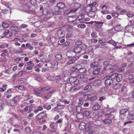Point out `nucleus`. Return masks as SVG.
I'll list each match as a JSON object with an SVG mask.
<instances>
[{"label":"nucleus","instance_id":"obj_1","mask_svg":"<svg viewBox=\"0 0 134 134\" xmlns=\"http://www.w3.org/2000/svg\"><path fill=\"white\" fill-rule=\"evenodd\" d=\"M83 109L81 107L79 106L76 107V111L78 113L77 115V118L79 119H82V118H79V117L80 115H83Z\"/></svg>","mask_w":134,"mask_h":134},{"label":"nucleus","instance_id":"obj_2","mask_svg":"<svg viewBox=\"0 0 134 134\" xmlns=\"http://www.w3.org/2000/svg\"><path fill=\"white\" fill-rule=\"evenodd\" d=\"M101 69L100 66H97L93 68V70L92 72V74L94 76H97L98 75Z\"/></svg>","mask_w":134,"mask_h":134},{"label":"nucleus","instance_id":"obj_3","mask_svg":"<svg viewBox=\"0 0 134 134\" xmlns=\"http://www.w3.org/2000/svg\"><path fill=\"white\" fill-rule=\"evenodd\" d=\"M91 11L89 12L88 15L90 17L92 18L95 16V12L97 11V9L95 7H93L91 8Z\"/></svg>","mask_w":134,"mask_h":134},{"label":"nucleus","instance_id":"obj_4","mask_svg":"<svg viewBox=\"0 0 134 134\" xmlns=\"http://www.w3.org/2000/svg\"><path fill=\"white\" fill-rule=\"evenodd\" d=\"M109 77L107 76L106 77V80L105 81V83L107 86H109L112 85L113 83V80L111 78L109 79Z\"/></svg>","mask_w":134,"mask_h":134},{"label":"nucleus","instance_id":"obj_5","mask_svg":"<svg viewBox=\"0 0 134 134\" xmlns=\"http://www.w3.org/2000/svg\"><path fill=\"white\" fill-rule=\"evenodd\" d=\"M69 81L70 83H74V85H77L79 82V80L77 79L75 76L70 77L69 79Z\"/></svg>","mask_w":134,"mask_h":134},{"label":"nucleus","instance_id":"obj_6","mask_svg":"<svg viewBox=\"0 0 134 134\" xmlns=\"http://www.w3.org/2000/svg\"><path fill=\"white\" fill-rule=\"evenodd\" d=\"M79 57L78 56L74 58L69 59L68 61L67 64L68 65L74 63L79 58Z\"/></svg>","mask_w":134,"mask_h":134},{"label":"nucleus","instance_id":"obj_7","mask_svg":"<svg viewBox=\"0 0 134 134\" xmlns=\"http://www.w3.org/2000/svg\"><path fill=\"white\" fill-rule=\"evenodd\" d=\"M128 111L127 109H124L121 110L120 111V115L119 117L120 118L123 119L125 117L124 115Z\"/></svg>","mask_w":134,"mask_h":134},{"label":"nucleus","instance_id":"obj_8","mask_svg":"<svg viewBox=\"0 0 134 134\" xmlns=\"http://www.w3.org/2000/svg\"><path fill=\"white\" fill-rule=\"evenodd\" d=\"M62 10L57 7H55L54 8V12L55 15H57L61 14H62Z\"/></svg>","mask_w":134,"mask_h":134},{"label":"nucleus","instance_id":"obj_9","mask_svg":"<svg viewBox=\"0 0 134 134\" xmlns=\"http://www.w3.org/2000/svg\"><path fill=\"white\" fill-rule=\"evenodd\" d=\"M47 115V114L45 112H42L39 113L36 116L37 118L38 119H42L44 118Z\"/></svg>","mask_w":134,"mask_h":134},{"label":"nucleus","instance_id":"obj_10","mask_svg":"<svg viewBox=\"0 0 134 134\" xmlns=\"http://www.w3.org/2000/svg\"><path fill=\"white\" fill-rule=\"evenodd\" d=\"M72 88V85L68 83L65 84V90L66 91L69 92L71 91Z\"/></svg>","mask_w":134,"mask_h":134},{"label":"nucleus","instance_id":"obj_11","mask_svg":"<svg viewBox=\"0 0 134 134\" xmlns=\"http://www.w3.org/2000/svg\"><path fill=\"white\" fill-rule=\"evenodd\" d=\"M115 113L114 112H111L109 114H107L105 115V116L107 119H113L115 118Z\"/></svg>","mask_w":134,"mask_h":134},{"label":"nucleus","instance_id":"obj_12","mask_svg":"<svg viewBox=\"0 0 134 134\" xmlns=\"http://www.w3.org/2000/svg\"><path fill=\"white\" fill-rule=\"evenodd\" d=\"M112 68V66L111 64H109L105 66L103 71V72H106L111 70Z\"/></svg>","mask_w":134,"mask_h":134},{"label":"nucleus","instance_id":"obj_13","mask_svg":"<svg viewBox=\"0 0 134 134\" xmlns=\"http://www.w3.org/2000/svg\"><path fill=\"white\" fill-rule=\"evenodd\" d=\"M41 92L38 88H36V89H34L33 90V92L35 95L38 96L42 97V94L41 93Z\"/></svg>","mask_w":134,"mask_h":134},{"label":"nucleus","instance_id":"obj_14","mask_svg":"<svg viewBox=\"0 0 134 134\" xmlns=\"http://www.w3.org/2000/svg\"><path fill=\"white\" fill-rule=\"evenodd\" d=\"M57 35L60 38L63 37L65 35V32L62 30H59L57 32Z\"/></svg>","mask_w":134,"mask_h":134},{"label":"nucleus","instance_id":"obj_15","mask_svg":"<svg viewBox=\"0 0 134 134\" xmlns=\"http://www.w3.org/2000/svg\"><path fill=\"white\" fill-rule=\"evenodd\" d=\"M66 55L69 58H74L76 55V53L73 51L68 52Z\"/></svg>","mask_w":134,"mask_h":134},{"label":"nucleus","instance_id":"obj_16","mask_svg":"<svg viewBox=\"0 0 134 134\" xmlns=\"http://www.w3.org/2000/svg\"><path fill=\"white\" fill-rule=\"evenodd\" d=\"M93 85L95 86H99L101 84V81L100 80H96L92 82Z\"/></svg>","mask_w":134,"mask_h":134},{"label":"nucleus","instance_id":"obj_17","mask_svg":"<svg viewBox=\"0 0 134 134\" xmlns=\"http://www.w3.org/2000/svg\"><path fill=\"white\" fill-rule=\"evenodd\" d=\"M57 7L62 10L65 7V4L62 2H59L57 4Z\"/></svg>","mask_w":134,"mask_h":134},{"label":"nucleus","instance_id":"obj_18","mask_svg":"<svg viewBox=\"0 0 134 134\" xmlns=\"http://www.w3.org/2000/svg\"><path fill=\"white\" fill-rule=\"evenodd\" d=\"M86 126V124L84 122H81L79 125V128L81 130H83L85 129Z\"/></svg>","mask_w":134,"mask_h":134},{"label":"nucleus","instance_id":"obj_19","mask_svg":"<svg viewBox=\"0 0 134 134\" xmlns=\"http://www.w3.org/2000/svg\"><path fill=\"white\" fill-rule=\"evenodd\" d=\"M100 107V105L97 103L94 104L93 107L92 109L93 110L96 111L99 109Z\"/></svg>","mask_w":134,"mask_h":134},{"label":"nucleus","instance_id":"obj_20","mask_svg":"<svg viewBox=\"0 0 134 134\" xmlns=\"http://www.w3.org/2000/svg\"><path fill=\"white\" fill-rule=\"evenodd\" d=\"M122 79V75L121 74H117V75L116 80V81L118 82L121 81Z\"/></svg>","mask_w":134,"mask_h":134},{"label":"nucleus","instance_id":"obj_21","mask_svg":"<svg viewBox=\"0 0 134 134\" xmlns=\"http://www.w3.org/2000/svg\"><path fill=\"white\" fill-rule=\"evenodd\" d=\"M102 122L104 124H110L111 123L112 121L111 119L107 118V119L103 120Z\"/></svg>","mask_w":134,"mask_h":134},{"label":"nucleus","instance_id":"obj_22","mask_svg":"<svg viewBox=\"0 0 134 134\" xmlns=\"http://www.w3.org/2000/svg\"><path fill=\"white\" fill-rule=\"evenodd\" d=\"M74 51L76 53H79L81 51V48L80 47L77 46L74 48Z\"/></svg>","mask_w":134,"mask_h":134},{"label":"nucleus","instance_id":"obj_23","mask_svg":"<svg viewBox=\"0 0 134 134\" xmlns=\"http://www.w3.org/2000/svg\"><path fill=\"white\" fill-rule=\"evenodd\" d=\"M123 27L121 26V24L115 26L114 27L115 30L118 31H120L122 30Z\"/></svg>","mask_w":134,"mask_h":134},{"label":"nucleus","instance_id":"obj_24","mask_svg":"<svg viewBox=\"0 0 134 134\" xmlns=\"http://www.w3.org/2000/svg\"><path fill=\"white\" fill-rule=\"evenodd\" d=\"M121 85L119 83L115 84L113 86V88L115 90L119 89L121 87Z\"/></svg>","mask_w":134,"mask_h":134},{"label":"nucleus","instance_id":"obj_25","mask_svg":"<svg viewBox=\"0 0 134 134\" xmlns=\"http://www.w3.org/2000/svg\"><path fill=\"white\" fill-rule=\"evenodd\" d=\"M55 15L54 11L51 10H48L47 16H52Z\"/></svg>","mask_w":134,"mask_h":134},{"label":"nucleus","instance_id":"obj_26","mask_svg":"<svg viewBox=\"0 0 134 134\" xmlns=\"http://www.w3.org/2000/svg\"><path fill=\"white\" fill-rule=\"evenodd\" d=\"M64 107V106H62L59 107H55L52 110V111H56L57 110H60L63 109Z\"/></svg>","mask_w":134,"mask_h":134},{"label":"nucleus","instance_id":"obj_27","mask_svg":"<svg viewBox=\"0 0 134 134\" xmlns=\"http://www.w3.org/2000/svg\"><path fill=\"white\" fill-rule=\"evenodd\" d=\"M52 94L48 93L47 94L44 96L42 97V98L45 100H47L49 99L52 96Z\"/></svg>","mask_w":134,"mask_h":134},{"label":"nucleus","instance_id":"obj_28","mask_svg":"<svg viewBox=\"0 0 134 134\" xmlns=\"http://www.w3.org/2000/svg\"><path fill=\"white\" fill-rule=\"evenodd\" d=\"M50 126L52 129H56L57 128V125L54 123H52L50 124Z\"/></svg>","mask_w":134,"mask_h":134},{"label":"nucleus","instance_id":"obj_29","mask_svg":"<svg viewBox=\"0 0 134 134\" xmlns=\"http://www.w3.org/2000/svg\"><path fill=\"white\" fill-rule=\"evenodd\" d=\"M34 64L32 62L30 61L26 63L25 64L24 67L27 66H34Z\"/></svg>","mask_w":134,"mask_h":134},{"label":"nucleus","instance_id":"obj_30","mask_svg":"<svg viewBox=\"0 0 134 134\" xmlns=\"http://www.w3.org/2000/svg\"><path fill=\"white\" fill-rule=\"evenodd\" d=\"M130 76L132 77V75L131 74L129 75L128 78L130 82L132 83H133V85L134 84V77L130 78Z\"/></svg>","mask_w":134,"mask_h":134},{"label":"nucleus","instance_id":"obj_31","mask_svg":"<svg viewBox=\"0 0 134 134\" xmlns=\"http://www.w3.org/2000/svg\"><path fill=\"white\" fill-rule=\"evenodd\" d=\"M117 73H114L112 74L110 76H109V78H111V79L113 80V81L115 80V79H116V77L117 75Z\"/></svg>","mask_w":134,"mask_h":134},{"label":"nucleus","instance_id":"obj_32","mask_svg":"<svg viewBox=\"0 0 134 134\" xmlns=\"http://www.w3.org/2000/svg\"><path fill=\"white\" fill-rule=\"evenodd\" d=\"M62 57L61 55L58 54L56 55L55 57V59L56 60H58L61 59Z\"/></svg>","mask_w":134,"mask_h":134},{"label":"nucleus","instance_id":"obj_33","mask_svg":"<svg viewBox=\"0 0 134 134\" xmlns=\"http://www.w3.org/2000/svg\"><path fill=\"white\" fill-rule=\"evenodd\" d=\"M74 17L73 16H70L68 18V21L69 22H73L75 20V19H74Z\"/></svg>","mask_w":134,"mask_h":134},{"label":"nucleus","instance_id":"obj_34","mask_svg":"<svg viewBox=\"0 0 134 134\" xmlns=\"http://www.w3.org/2000/svg\"><path fill=\"white\" fill-rule=\"evenodd\" d=\"M107 91V88L105 87L102 88L100 91V92L102 94L105 93Z\"/></svg>","mask_w":134,"mask_h":134},{"label":"nucleus","instance_id":"obj_35","mask_svg":"<svg viewBox=\"0 0 134 134\" xmlns=\"http://www.w3.org/2000/svg\"><path fill=\"white\" fill-rule=\"evenodd\" d=\"M82 41L80 40H77L75 42V44L78 46L82 45Z\"/></svg>","mask_w":134,"mask_h":134},{"label":"nucleus","instance_id":"obj_36","mask_svg":"<svg viewBox=\"0 0 134 134\" xmlns=\"http://www.w3.org/2000/svg\"><path fill=\"white\" fill-rule=\"evenodd\" d=\"M70 44V42L68 41H66L64 43L62 44L61 46L63 47H66L67 46Z\"/></svg>","mask_w":134,"mask_h":134},{"label":"nucleus","instance_id":"obj_37","mask_svg":"<svg viewBox=\"0 0 134 134\" xmlns=\"http://www.w3.org/2000/svg\"><path fill=\"white\" fill-rule=\"evenodd\" d=\"M2 26L4 28H7L8 27L9 25V24L4 22H2Z\"/></svg>","mask_w":134,"mask_h":134},{"label":"nucleus","instance_id":"obj_38","mask_svg":"<svg viewBox=\"0 0 134 134\" xmlns=\"http://www.w3.org/2000/svg\"><path fill=\"white\" fill-rule=\"evenodd\" d=\"M90 67L91 68H94L95 67H97V66H100L99 65H98L96 64V62H94L92 63L90 65Z\"/></svg>","mask_w":134,"mask_h":134},{"label":"nucleus","instance_id":"obj_39","mask_svg":"<svg viewBox=\"0 0 134 134\" xmlns=\"http://www.w3.org/2000/svg\"><path fill=\"white\" fill-rule=\"evenodd\" d=\"M134 117V115L128 113L127 118L128 120H132V119Z\"/></svg>","mask_w":134,"mask_h":134},{"label":"nucleus","instance_id":"obj_40","mask_svg":"<svg viewBox=\"0 0 134 134\" xmlns=\"http://www.w3.org/2000/svg\"><path fill=\"white\" fill-rule=\"evenodd\" d=\"M80 89V87L79 86L76 87L74 88H72V89L71 91L72 92L77 91L79 90Z\"/></svg>","mask_w":134,"mask_h":134},{"label":"nucleus","instance_id":"obj_41","mask_svg":"<svg viewBox=\"0 0 134 134\" xmlns=\"http://www.w3.org/2000/svg\"><path fill=\"white\" fill-rule=\"evenodd\" d=\"M81 5L80 4L78 3H75L74 5V8L76 9V11H77L78 8L81 7Z\"/></svg>","mask_w":134,"mask_h":134},{"label":"nucleus","instance_id":"obj_42","mask_svg":"<svg viewBox=\"0 0 134 134\" xmlns=\"http://www.w3.org/2000/svg\"><path fill=\"white\" fill-rule=\"evenodd\" d=\"M86 68L81 67L79 71L80 73H83L86 72Z\"/></svg>","mask_w":134,"mask_h":134},{"label":"nucleus","instance_id":"obj_43","mask_svg":"<svg viewBox=\"0 0 134 134\" xmlns=\"http://www.w3.org/2000/svg\"><path fill=\"white\" fill-rule=\"evenodd\" d=\"M97 99V97L96 96H92L90 97L89 98V99H90L91 101H94Z\"/></svg>","mask_w":134,"mask_h":134},{"label":"nucleus","instance_id":"obj_44","mask_svg":"<svg viewBox=\"0 0 134 134\" xmlns=\"http://www.w3.org/2000/svg\"><path fill=\"white\" fill-rule=\"evenodd\" d=\"M98 48H107V45L106 44H103V45H99L98 46Z\"/></svg>","mask_w":134,"mask_h":134},{"label":"nucleus","instance_id":"obj_45","mask_svg":"<svg viewBox=\"0 0 134 134\" xmlns=\"http://www.w3.org/2000/svg\"><path fill=\"white\" fill-rule=\"evenodd\" d=\"M83 113L84 116H90V112L88 111H83Z\"/></svg>","mask_w":134,"mask_h":134},{"label":"nucleus","instance_id":"obj_46","mask_svg":"<svg viewBox=\"0 0 134 134\" xmlns=\"http://www.w3.org/2000/svg\"><path fill=\"white\" fill-rule=\"evenodd\" d=\"M91 35L92 36V37L94 38H95L98 37V36L97 35V34L95 32H92L91 34Z\"/></svg>","mask_w":134,"mask_h":134},{"label":"nucleus","instance_id":"obj_47","mask_svg":"<svg viewBox=\"0 0 134 134\" xmlns=\"http://www.w3.org/2000/svg\"><path fill=\"white\" fill-rule=\"evenodd\" d=\"M77 27L79 28H84L86 27V25L84 24H80L77 25Z\"/></svg>","mask_w":134,"mask_h":134},{"label":"nucleus","instance_id":"obj_48","mask_svg":"<svg viewBox=\"0 0 134 134\" xmlns=\"http://www.w3.org/2000/svg\"><path fill=\"white\" fill-rule=\"evenodd\" d=\"M41 119H38L36 121V123L37 124H40L42 123V122L44 121H45L46 120H41Z\"/></svg>","mask_w":134,"mask_h":134},{"label":"nucleus","instance_id":"obj_49","mask_svg":"<svg viewBox=\"0 0 134 134\" xmlns=\"http://www.w3.org/2000/svg\"><path fill=\"white\" fill-rule=\"evenodd\" d=\"M85 75L83 74H79L78 75V77L81 79H84L85 77Z\"/></svg>","mask_w":134,"mask_h":134},{"label":"nucleus","instance_id":"obj_50","mask_svg":"<svg viewBox=\"0 0 134 134\" xmlns=\"http://www.w3.org/2000/svg\"><path fill=\"white\" fill-rule=\"evenodd\" d=\"M51 64L52 65L54 66H57L58 64V63L56 60H54L52 62Z\"/></svg>","mask_w":134,"mask_h":134},{"label":"nucleus","instance_id":"obj_51","mask_svg":"<svg viewBox=\"0 0 134 134\" xmlns=\"http://www.w3.org/2000/svg\"><path fill=\"white\" fill-rule=\"evenodd\" d=\"M90 116L92 118L94 117L96 115V113L92 112H90Z\"/></svg>","mask_w":134,"mask_h":134},{"label":"nucleus","instance_id":"obj_52","mask_svg":"<svg viewBox=\"0 0 134 134\" xmlns=\"http://www.w3.org/2000/svg\"><path fill=\"white\" fill-rule=\"evenodd\" d=\"M76 70H78L79 71L82 67L81 65L80 64H78L75 66Z\"/></svg>","mask_w":134,"mask_h":134},{"label":"nucleus","instance_id":"obj_53","mask_svg":"<svg viewBox=\"0 0 134 134\" xmlns=\"http://www.w3.org/2000/svg\"><path fill=\"white\" fill-rule=\"evenodd\" d=\"M110 62L107 61V60H105L104 61L103 63V64L104 65H108L110 64Z\"/></svg>","mask_w":134,"mask_h":134},{"label":"nucleus","instance_id":"obj_54","mask_svg":"<svg viewBox=\"0 0 134 134\" xmlns=\"http://www.w3.org/2000/svg\"><path fill=\"white\" fill-rule=\"evenodd\" d=\"M9 32V30H6L3 33V35H4V36H5L6 35H8Z\"/></svg>","mask_w":134,"mask_h":134},{"label":"nucleus","instance_id":"obj_55","mask_svg":"<svg viewBox=\"0 0 134 134\" xmlns=\"http://www.w3.org/2000/svg\"><path fill=\"white\" fill-rule=\"evenodd\" d=\"M30 1L31 4L33 5H35L37 2L36 0H30Z\"/></svg>","mask_w":134,"mask_h":134},{"label":"nucleus","instance_id":"obj_56","mask_svg":"<svg viewBox=\"0 0 134 134\" xmlns=\"http://www.w3.org/2000/svg\"><path fill=\"white\" fill-rule=\"evenodd\" d=\"M12 92V91L11 89L8 90L7 91L5 92L4 94L5 95H7L8 94H10Z\"/></svg>","mask_w":134,"mask_h":134},{"label":"nucleus","instance_id":"obj_57","mask_svg":"<svg viewBox=\"0 0 134 134\" xmlns=\"http://www.w3.org/2000/svg\"><path fill=\"white\" fill-rule=\"evenodd\" d=\"M87 47V45L85 44H82L81 46V50H84V49H86Z\"/></svg>","mask_w":134,"mask_h":134},{"label":"nucleus","instance_id":"obj_58","mask_svg":"<svg viewBox=\"0 0 134 134\" xmlns=\"http://www.w3.org/2000/svg\"><path fill=\"white\" fill-rule=\"evenodd\" d=\"M91 88V86L90 85H87L84 88V90H87L90 89Z\"/></svg>","mask_w":134,"mask_h":134},{"label":"nucleus","instance_id":"obj_59","mask_svg":"<svg viewBox=\"0 0 134 134\" xmlns=\"http://www.w3.org/2000/svg\"><path fill=\"white\" fill-rule=\"evenodd\" d=\"M87 127L85 128V131H86L88 132L90 131L91 130L92 128L91 126H87Z\"/></svg>","mask_w":134,"mask_h":134},{"label":"nucleus","instance_id":"obj_60","mask_svg":"<svg viewBox=\"0 0 134 134\" xmlns=\"http://www.w3.org/2000/svg\"><path fill=\"white\" fill-rule=\"evenodd\" d=\"M28 26L27 25L24 24H22L20 26V27L21 28L25 29L27 28Z\"/></svg>","mask_w":134,"mask_h":134},{"label":"nucleus","instance_id":"obj_61","mask_svg":"<svg viewBox=\"0 0 134 134\" xmlns=\"http://www.w3.org/2000/svg\"><path fill=\"white\" fill-rule=\"evenodd\" d=\"M38 89H39L40 91H45L44 90V87H43V86H40L38 88Z\"/></svg>","mask_w":134,"mask_h":134},{"label":"nucleus","instance_id":"obj_62","mask_svg":"<svg viewBox=\"0 0 134 134\" xmlns=\"http://www.w3.org/2000/svg\"><path fill=\"white\" fill-rule=\"evenodd\" d=\"M106 99V97L105 96L101 97L98 99V100L102 102L103 100H105Z\"/></svg>","mask_w":134,"mask_h":134},{"label":"nucleus","instance_id":"obj_63","mask_svg":"<svg viewBox=\"0 0 134 134\" xmlns=\"http://www.w3.org/2000/svg\"><path fill=\"white\" fill-rule=\"evenodd\" d=\"M19 99V96H16L14 98V103H15L18 101Z\"/></svg>","mask_w":134,"mask_h":134},{"label":"nucleus","instance_id":"obj_64","mask_svg":"<svg viewBox=\"0 0 134 134\" xmlns=\"http://www.w3.org/2000/svg\"><path fill=\"white\" fill-rule=\"evenodd\" d=\"M25 131L27 133H29L31 131L29 127H27L25 128Z\"/></svg>","mask_w":134,"mask_h":134}]
</instances>
